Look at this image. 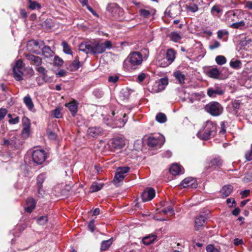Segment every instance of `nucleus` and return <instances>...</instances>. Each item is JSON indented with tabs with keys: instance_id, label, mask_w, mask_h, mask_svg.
I'll return each mask as SVG.
<instances>
[{
	"instance_id": "nucleus-33",
	"label": "nucleus",
	"mask_w": 252,
	"mask_h": 252,
	"mask_svg": "<svg viewBox=\"0 0 252 252\" xmlns=\"http://www.w3.org/2000/svg\"><path fill=\"white\" fill-rule=\"evenodd\" d=\"M24 102L28 108V109L31 110L34 107L33 103L32 102V99L29 95H27V96L24 97Z\"/></svg>"
},
{
	"instance_id": "nucleus-44",
	"label": "nucleus",
	"mask_w": 252,
	"mask_h": 252,
	"mask_svg": "<svg viewBox=\"0 0 252 252\" xmlns=\"http://www.w3.org/2000/svg\"><path fill=\"white\" fill-rule=\"evenodd\" d=\"M168 84V79L165 78H161L158 82V87L159 90H163Z\"/></svg>"
},
{
	"instance_id": "nucleus-50",
	"label": "nucleus",
	"mask_w": 252,
	"mask_h": 252,
	"mask_svg": "<svg viewBox=\"0 0 252 252\" xmlns=\"http://www.w3.org/2000/svg\"><path fill=\"white\" fill-rule=\"evenodd\" d=\"M72 70H76L80 67V63L78 59H76L71 63Z\"/></svg>"
},
{
	"instance_id": "nucleus-17",
	"label": "nucleus",
	"mask_w": 252,
	"mask_h": 252,
	"mask_svg": "<svg viewBox=\"0 0 252 252\" xmlns=\"http://www.w3.org/2000/svg\"><path fill=\"white\" fill-rule=\"evenodd\" d=\"M224 94V91L220 87L216 85L214 87L209 88L207 90V94L211 97H215L217 95H220Z\"/></svg>"
},
{
	"instance_id": "nucleus-1",
	"label": "nucleus",
	"mask_w": 252,
	"mask_h": 252,
	"mask_svg": "<svg viewBox=\"0 0 252 252\" xmlns=\"http://www.w3.org/2000/svg\"><path fill=\"white\" fill-rule=\"evenodd\" d=\"M79 49L86 54H102L103 49L100 45L98 40L93 39L84 41L80 44Z\"/></svg>"
},
{
	"instance_id": "nucleus-58",
	"label": "nucleus",
	"mask_w": 252,
	"mask_h": 252,
	"mask_svg": "<svg viewBox=\"0 0 252 252\" xmlns=\"http://www.w3.org/2000/svg\"><path fill=\"white\" fill-rule=\"evenodd\" d=\"M34 45L42 49V48L45 46L44 42L42 40H35L33 41Z\"/></svg>"
},
{
	"instance_id": "nucleus-20",
	"label": "nucleus",
	"mask_w": 252,
	"mask_h": 252,
	"mask_svg": "<svg viewBox=\"0 0 252 252\" xmlns=\"http://www.w3.org/2000/svg\"><path fill=\"white\" fill-rule=\"evenodd\" d=\"M36 202L35 200L32 198H28L26 200L25 210L28 213H31L35 208Z\"/></svg>"
},
{
	"instance_id": "nucleus-62",
	"label": "nucleus",
	"mask_w": 252,
	"mask_h": 252,
	"mask_svg": "<svg viewBox=\"0 0 252 252\" xmlns=\"http://www.w3.org/2000/svg\"><path fill=\"white\" fill-rule=\"evenodd\" d=\"M88 228L92 232H93L94 231L95 229L94 220H92L89 222V223L88 224Z\"/></svg>"
},
{
	"instance_id": "nucleus-23",
	"label": "nucleus",
	"mask_w": 252,
	"mask_h": 252,
	"mask_svg": "<svg viewBox=\"0 0 252 252\" xmlns=\"http://www.w3.org/2000/svg\"><path fill=\"white\" fill-rule=\"evenodd\" d=\"M26 57L28 60L32 62L33 64L36 66H39L42 64V59L38 56L28 54L26 55Z\"/></svg>"
},
{
	"instance_id": "nucleus-57",
	"label": "nucleus",
	"mask_w": 252,
	"mask_h": 252,
	"mask_svg": "<svg viewBox=\"0 0 252 252\" xmlns=\"http://www.w3.org/2000/svg\"><path fill=\"white\" fill-rule=\"evenodd\" d=\"M63 63V60L59 58L58 56H56L54 58V63L58 65V66H61L62 65Z\"/></svg>"
},
{
	"instance_id": "nucleus-38",
	"label": "nucleus",
	"mask_w": 252,
	"mask_h": 252,
	"mask_svg": "<svg viewBox=\"0 0 252 252\" xmlns=\"http://www.w3.org/2000/svg\"><path fill=\"white\" fill-rule=\"evenodd\" d=\"M230 66L234 69H239L241 67L242 63L240 61L232 60L230 63Z\"/></svg>"
},
{
	"instance_id": "nucleus-12",
	"label": "nucleus",
	"mask_w": 252,
	"mask_h": 252,
	"mask_svg": "<svg viewBox=\"0 0 252 252\" xmlns=\"http://www.w3.org/2000/svg\"><path fill=\"white\" fill-rule=\"evenodd\" d=\"M181 11L180 6L178 4H172L169 6L165 10V15L175 18L178 14H180Z\"/></svg>"
},
{
	"instance_id": "nucleus-26",
	"label": "nucleus",
	"mask_w": 252,
	"mask_h": 252,
	"mask_svg": "<svg viewBox=\"0 0 252 252\" xmlns=\"http://www.w3.org/2000/svg\"><path fill=\"white\" fill-rule=\"evenodd\" d=\"M157 239V235L150 234L144 237L142 239L143 243L145 245H149L153 243Z\"/></svg>"
},
{
	"instance_id": "nucleus-29",
	"label": "nucleus",
	"mask_w": 252,
	"mask_h": 252,
	"mask_svg": "<svg viewBox=\"0 0 252 252\" xmlns=\"http://www.w3.org/2000/svg\"><path fill=\"white\" fill-rule=\"evenodd\" d=\"M46 178L44 173L39 174L37 177V185L38 188V192L41 193V187H42V183L44 182Z\"/></svg>"
},
{
	"instance_id": "nucleus-54",
	"label": "nucleus",
	"mask_w": 252,
	"mask_h": 252,
	"mask_svg": "<svg viewBox=\"0 0 252 252\" xmlns=\"http://www.w3.org/2000/svg\"><path fill=\"white\" fill-rule=\"evenodd\" d=\"M24 67L23 63L21 60H18L15 65L13 66V68H15L17 69L21 70Z\"/></svg>"
},
{
	"instance_id": "nucleus-60",
	"label": "nucleus",
	"mask_w": 252,
	"mask_h": 252,
	"mask_svg": "<svg viewBox=\"0 0 252 252\" xmlns=\"http://www.w3.org/2000/svg\"><path fill=\"white\" fill-rule=\"evenodd\" d=\"M7 113V110L5 108H0V121L2 120Z\"/></svg>"
},
{
	"instance_id": "nucleus-25",
	"label": "nucleus",
	"mask_w": 252,
	"mask_h": 252,
	"mask_svg": "<svg viewBox=\"0 0 252 252\" xmlns=\"http://www.w3.org/2000/svg\"><path fill=\"white\" fill-rule=\"evenodd\" d=\"M233 188L231 185H225L220 190L222 196L223 197L228 196L232 192Z\"/></svg>"
},
{
	"instance_id": "nucleus-2",
	"label": "nucleus",
	"mask_w": 252,
	"mask_h": 252,
	"mask_svg": "<svg viewBox=\"0 0 252 252\" xmlns=\"http://www.w3.org/2000/svg\"><path fill=\"white\" fill-rule=\"evenodd\" d=\"M216 130V125L211 121H206L202 128L197 132L196 135L200 139L207 140L214 136Z\"/></svg>"
},
{
	"instance_id": "nucleus-48",
	"label": "nucleus",
	"mask_w": 252,
	"mask_h": 252,
	"mask_svg": "<svg viewBox=\"0 0 252 252\" xmlns=\"http://www.w3.org/2000/svg\"><path fill=\"white\" fill-rule=\"evenodd\" d=\"M48 218L47 216H43L38 218L37 220V223L41 225H45L48 221Z\"/></svg>"
},
{
	"instance_id": "nucleus-39",
	"label": "nucleus",
	"mask_w": 252,
	"mask_h": 252,
	"mask_svg": "<svg viewBox=\"0 0 252 252\" xmlns=\"http://www.w3.org/2000/svg\"><path fill=\"white\" fill-rule=\"evenodd\" d=\"M36 70L38 71L40 74L42 75V77L43 80H45L46 77L47 76V70L43 66H37L36 67Z\"/></svg>"
},
{
	"instance_id": "nucleus-3",
	"label": "nucleus",
	"mask_w": 252,
	"mask_h": 252,
	"mask_svg": "<svg viewBox=\"0 0 252 252\" xmlns=\"http://www.w3.org/2000/svg\"><path fill=\"white\" fill-rule=\"evenodd\" d=\"M175 58V53L172 49H168L166 54L165 52H160L157 57L158 64L161 67H166L170 65Z\"/></svg>"
},
{
	"instance_id": "nucleus-7",
	"label": "nucleus",
	"mask_w": 252,
	"mask_h": 252,
	"mask_svg": "<svg viewBox=\"0 0 252 252\" xmlns=\"http://www.w3.org/2000/svg\"><path fill=\"white\" fill-rule=\"evenodd\" d=\"M130 170V168L127 166L119 167L117 169L115 176L113 180V183L118 185L121 182L123 181Z\"/></svg>"
},
{
	"instance_id": "nucleus-28",
	"label": "nucleus",
	"mask_w": 252,
	"mask_h": 252,
	"mask_svg": "<svg viewBox=\"0 0 252 252\" xmlns=\"http://www.w3.org/2000/svg\"><path fill=\"white\" fill-rule=\"evenodd\" d=\"M42 54L45 58H48L52 57L54 52L51 49L50 47L48 46H44L42 48Z\"/></svg>"
},
{
	"instance_id": "nucleus-30",
	"label": "nucleus",
	"mask_w": 252,
	"mask_h": 252,
	"mask_svg": "<svg viewBox=\"0 0 252 252\" xmlns=\"http://www.w3.org/2000/svg\"><path fill=\"white\" fill-rule=\"evenodd\" d=\"M174 76L178 81L180 84L185 83V76L180 71H176L174 73Z\"/></svg>"
},
{
	"instance_id": "nucleus-21",
	"label": "nucleus",
	"mask_w": 252,
	"mask_h": 252,
	"mask_svg": "<svg viewBox=\"0 0 252 252\" xmlns=\"http://www.w3.org/2000/svg\"><path fill=\"white\" fill-rule=\"evenodd\" d=\"M206 221V218L203 216H199L195 219V229L199 230L204 227Z\"/></svg>"
},
{
	"instance_id": "nucleus-31",
	"label": "nucleus",
	"mask_w": 252,
	"mask_h": 252,
	"mask_svg": "<svg viewBox=\"0 0 252 252\" xmlns=\"http://www.w3.org/2000/svg\"><path fill=\"white\" fill-rule=\"evenodd\" d=\"M13 77L18 81H21L23 79V73L21 70L13 68Z\"/></svg>"
},
{
	"instance_id": "nucleus-35",
	"label": "nucleus",
	"mask_w": 252,
	"mask_h": 252,
	"mask_svg": "<svg viewBox=\"0 0 252 252\" xmlns=\"http://www.w3.org/2000/svg\"><path fill=\"white\" fill-rule=\"evenodd\" d=\"M169 37L171 40L175 42H178L182 38L181 35L176 32H171L169 35Z\"/></svg>"
},
{
	"instance_id": "nucleus-32",
	"label": "nucleus",
	"mask_w": 252,
	"mask_h": 252,
	"mask_svg": "<svg viewBox=\"0 0 252 252\" xmlns=\"http://www.w3.org/2000/svg\"><path fill=\"white\" fill-rule=\"evenodd\" d=\"M126 114H124L123 115V118L121 119V118H119L118 120L116 119V121L115 122V125H116V126L119 127H122L124 126L125 125V124L127 122V119L126 118Z\"/></svg>"
},
{
	"instance_id": "nucleus-14",
	"label": "nucleus",
	"mask_w": 252,
	"mask_h": 252,
	"mask_svg": "<svg viewBox=\"0 0 252 252\" xmlns=\"http://www.w3.org/2000/svg\"><path fill=\"white\" fill-rule=\"evenodd\" d=\"M125 145V140L121 137L113 138L109 143V146L112 150L120 149Z\"/></svg>"
},
{
	"instance_id": "nucleus-10",
	"label": "nucleus",
	"mask_w": 252,
	"mask_h": 252,
	"mask_svg": "<svg viewBox=\"0 0 252 252\" xmlns=\"http://www.w3.org/2000/svg\"><path fill=\"white\" fill-rule=\"evenodd\" d=\"M238 44L241 49L246 50L252 49V39L250 37L245 34H242L240 36Z\"/></svg>"
},
{
	"instance_id": "nucleus-47",
	"label": "nucleus",
	"mask_w": 252,
	"mask_h": 252,
	"mask_svg": "<svg viewBox=\"0 0 252 252\" xmlns=\"http://www.w3.org/2000/svg\"><path fill=\"white\" fill-rule=\"evenodd\" d=\"M216 62L219 65H223L226 62V59L223 56L219 55L216 57Z\"/></svg>"
},
{
	"instance_id": "nucleus-64",
	"label": "nucleus",
	"mask_w": 252,
	"mask_h": 252,
	"mask_svg": "<svg viewBox=\"0 0 252 252\" xmlns=\"http://www.w3.org/2000/svg\"><path fill=\"white\" fill-rule=\"evenodd\" d=\"M245 157L247 160H252V149L246 154Z\"/></svg>"
},
{
	"instance_id": "nucleus-52",
	"label": "nucleus",
	"mask_w": 252,
	"mask_h": 252,
	"mask_svg": "<svg viewBox=\"0 0 252 252\" xmlns=\"http://www.w3.org/2000/svg\"><path fill=\"white\" fill-rule=\"evenodd\" d=\"M206 250L207 252H220L214 245L211 244L207 246Z\"/></svg>"
},
{
	"instance_id": "nucleus-59",
	"label": "nucleus",
	"mask_w": 252,
	"mask_h": 252,
	"mask_svg": "<svg viewBox=\"0 0 252 252\" xmlns=\"http://www.w3.org/2000/svg\"><path fill=\"white\" fill-rule=\"evenodd\" d=\"M140 15L144 17H148L151 14V12L146 9H140Z\"/></svg>"
},
{
	"instance_id": "nucleus-34",
	"label": "nucleus",
	"mask_w": 252,
	"mask_h": 252,
	"mask_svg": "<svg viewBox=\"0 0 252 252\" xmlns=\"http://www.w3.org/2000/svg\"><path fill=\"white\" fill-rule=\"evenodd\" d=\"M220 74V72L217 68H212L208 72V76L213 78H218Z\"/></svg>"
},
{
	"instance_id": "nucleus-51",
	"label": "nucleus",
	"mask_w": 252,
	"mask_h": 252,
	"mask_svg": "<svg viewBox=\"0 0 252 252\" xmlns=\"http://www.w3.org/2000/svg\"><path fill=\"white\" fill-rule=\"evenodd\" d=\"M93 94L97 98H101L103 95L104 93L102 90L99 89H96L94 90Z\"/></svg>"
},
{
	"instance_id": "nucleus-45",
	"label": "nucleus",
	"mask_w": 252,
	"mask_h": 252,
	"mask_svg": "<svg viewBox=\"0 0 252 252\" xmlns=\"http://www.w3.org/2000/svg\"><path fill=\"white\" fill-rule=\"evenodd\" d=\"M103 187L102 184L97 183H94L91 187V190L92 192H96L100 190Z\"/></svg>"
},
{
	"instance_id": "nucleus-9",
	"label": "nucleus",
	"mask_w": 252,
	"mask_h": 252,
	"mask_svg": "<svg viewBox=\"0 0 252 252\" xmlns=\"http://www.w3.org/2000/svg\"><path fill=\"white\" fill-rule=\"evenodd\" d=\"M33 161L37 165L41 164L46 158V153L43 150L37 149L32 154Z\"/></svg>"
},
{
	"instance_id": "nucleus-15",
	"label": "nucleus",
	"mask_w": 252,
	"mask_h": 252,
	"mask_svg": "<svg viewBox=\"0 0 252 252\" xmlns=\"http://www.w3.org/2000/svg\"><path fill=\"white\" fill-rule=\"evenodd\" d=\"M155 196V191L151 188H146L141 194V198L143 202L151 200Z\"/></svg>"
},
{
	"instance_id": "nucleus-55",
	"label": "nucleus",
	"mask_w": 252,
	"mask_h": 252,
	"mask_svg": "<svg viewBox=\"0 0 252 252\" xmlns=\"http://www.w3.org/2000/svg\"><path fill=\"white\" fill-rule=\"evenodd\" d=\"M217 34H218V37L219 38V39H222V37L224 36V35H228V32L227 31H223V30H219L218 32H217Z\"/></svg>"
},
{
	"instance_id": "nucleus-36",
	"label": "nucleus",
	"mask_w": 252,
	"mask_h": 252,
	"mask_svg": "<svg viewBox=\"0 0 252 252\" xmlns=\"http://www.w3.org/2000/svg\"><path fill=\"white\" fill-rule=\"evenodd\" d=\"M231 106L232 110H230V112L233 114H236L237 110L240 108V103L239 100H234L232 102Z\"/></svg>"
},
{
	"instance_id": "nucleus-53",
	"label": "nucleus",
	"mask_w": 252,
	"mask_h": 252,
	"mask_svg": "<svg viewBox=\"0 0 252 252\" xmlns=\"http://www.w3.org/2000/svg\"><path fill=\"white\" fill-rule=\"evenodd\" d=\"M8 117L10 118L8 121L10 124L15 125L18 124L19 122V117H16L15 118H12V115L10 114L8 115Z\"/></svg>"
},
{
	"instance_id": "nucleus-22",
	"label": "nucleus",
	"mask_w": 252,
	"mask_h": 252,
	"mask_svg": "<svg viewBox=\"0 0 252 252\" xmlns=\"http://www.w3.org/2000/svg\"><path fill=\"white\" fill-rule=\"evenodd\" d=\"M169 171L173 175H177L184 173L183 169L177 163L173 164L170 168Z\"/></svg>"
},
{
	"instance_id": "nucleus-56",
	"label": "nucleus",
	"mask_w": 252,
	"mask_h": 252,
	"mask_svg": "<svg viewBox=\"0 0 252 252\" xmlns=\"http://www.w3.org/2000/svg\"><path fill=\"white\" fill-rule=\"evenodd\" d=\"M52 114L56 118H60L62 116L60 110L58 108L54 110L52 112Z\"/></svg>"
},
{
	"instance_id": "nucleus-18",
	"label": "nucleus",
	"mask_w": 252,
	"mask_h": 252,
	"mask_svg": "<svg viewBox=\"0 0 252 252\" xmlns=\"http://www.w3.org/2000/svg\"><path fill=\"white\" fill-rule=\"evenodd\" d=\"M183 188H196L197 187L196 181L195 179L192 177L185 178L180 185Z\"/></svg>"
},
{
	"instance_id": "nucleus-63",
	"label": "nucleus",
	"mask_w": 252,
	"mask_h": 252,
	"mask_svg": "<svg viewBox=\"0 0 252 252\" xmlns=\"http://www.w3.org/2000/svg\"><path fill=\"white\" fill-rule=\"evenodd\" d=\"M146 75L144 73H141L137 77V81L139 83L142 82L146 78Z\"/></svg>"
},
{
	"instance_id": "nucleus-46",
	"label": "nucleus",
	"mask_w": 252,
	"mask_h": 252,
	"mask_svg": "<svg viewBox=\"0 0 252 252\" xmlns=\"http://www.w3.org/2000/svg\"><path fill=\"white\" fill-rule=\"evenodd\" d=\"M156 119L160 123H163L165 122L167 120L165 115L162 113L158 114L156 117Z\"/></svg>"
},
{
	"instance_id": "nucleus-11",
	"label": "nucleus",
	"mask_w": 252,
	"mask_h": 252,
	"mask_svg": "<svg viewBox=\"0 0 252 252\" xmlns=\"http://www.w3.org/2000/svg\"><path fill=\"white\" fill-rule=\"evenodd\" d=\"M244 12L240 9L230 10L226 12L225 15L228 20L235 21L243 18Z\"/></svg>"
},
{
	"instance_id": "nucleus-41",
	"label": "nucleus",
	"mask_w": 252,
	"mask_h": 252,
	"mask_svg": "<svg viewBox=\"0 0 252 252\" xmlns=\"http://www.w3.org/2000/svg\"><path fill=\"white\" fill-rule=\"evenodd\" d=\"M62 44L63 47V52L68 55H71L72 51L67 43L65 41H63Z\"/></svg>"
},
{
	"instance_id": "nucleus-13",
	"label": "nucleus",
	"mask_w": 252,
	"mask_h": 252,
	"mask_svg": "<svg viewBox=\"0 0 252 252\" xmlns=\"http://www.w3.org/2000/svg\"><path fill=\"white\" fill-rule=\"evenodd\" d=\"M222 165V161L219 157L215 158L212 159L206 166L207 170L210 169V171L217 170L220 168Z\"/></svg>"
},
{
	"instance_id": "nucleus-61",
	"label": "nucleus",
	"mask_w": 252,
	"mask_h": 252,
	"mask_svg": "<svg viewBox=\"0 0 252 252\" xmlns=\"http://www.w3.org/2000/svg\"><path fill=\"white\" fill-rule=\"evenodd\" d=\"M220 43L218 41L216 40L212 44L209 45V48L211 50H214L219 47L220 46Z\"/></svg>"
},
{
	"instance_id": "nucleus-19",
	"label": "nucleus",
	"mask_w": 252,
	"mask_h": 252,
	"mask_svg": "<svg viewBox=\"0 0 252 252\" xmlns=\"http://www.w3.org/2000/svg\"><path fill=\"white\" fill-rule=\"evenodd\" d=\"M103 132V129L100 126H93L89 127L88 129L87 133L89 135L92 137H97Z\"/></svg>"
},
{
	"instance_id": "nucleus-27",
	"label": "nucleus",
	"mask_w": 252,
	"mask_h": 252,
	"mask_svg": "<svg viewBox=\"0 0 252 252\" xmlns=\"http://www.w3.org/2000/svg\"><path fill=\"white\" fill-rule=\"evenodd\" d=\"M66 106L71 113L73 116H74L77 111L78 105L75 101L70 102L65 104Z\"/></svg>"
},
{
	"instance_id": "nucleus-6",
	"label": "nucleus",
	"mask_w": 252,
	"mask_h": 252,
	"mask_svg": "<svg viewBox=\"0 0 252 252\" xmlns=\"http://www.w3.org/2000/svg\"><path fill=\"white\" fill-rule=\"evenodd\" d=\"M1 145L8 148L17 149L21 146L22 143L15 135H13L10 138H3Z\"/></svg>"
},
{
	"instance_id": "nucleus-8",
	"label": "nucleus",
	"mask_w": 252,
	"mask_h": 252,
	"mask_svg": "<svg viewBox=\"0 0 252 252\" xmlns=\"http://www.w3.org/2000/svg\"><path fill=\"white\" fill-rule=\"evenodd\" d=\"M164 142L165 138L162 135L158 137L150 136L148 139L147 144L150 148H159Z\"/></svg>"
},
{
	"instance_id": "nucleus-5",
	"label": "nucleus",
	"mask_w": 252,
	"mask_h": 252,
	"mask_svg": "<svg viewBox=\"0 0 252 252\" xmlns=\"http://www.w3.org/2000/svg\"><path fill=\"white\" fill-rule=\"evenodd\" d=\"M143 58L141 54L138 52H134L128 55L124 61V64L126 67L127 64L129 63L131 67H134L141 64Z\"/></svg>"
},
{
	"instance_id": "nucleus-24",
	"label": "nucleus",
	"mask_w": 252,
	"mask_h": 252,
	"mask_svg": "<svg viewBox=\"0 0 252 252\" xmlns=\"http://www.w3.org/2000/svg\"><path fill=\"white\" fill-rule=\"evenodd\" d=\"M250 24L249 23L245 22L244 21H241L238 22L232 23L230 25V27L233 29L242 30L248 28Z\"/></svg>"
},
{
	"instance_id": "nucleus-43",
	"label": "nucleus",
	"mask_w": 252,
	"mask_h": 252,
	"mask_svg": "<svg viewBox=\"0 0 252 252\" xmlns=\"http://www.w3.org/2000/svg\"><path fill=\"white\" fill-rule=\"evenodd\" d=\"M100 45L103 49L102 53L104 52L106 49H110L112 47V42L110 40H106L104 43L100 42Z\"/></svg>"
},
{
	"instance_id": "nucleus-16",
	"label": "nucleus",
	"mask_w": 252,
	"mask_h": 252,
	"mask_svg": "<svg viewBox=\"0 0 252 252\" xmlns=\"http://www.w3.org/2000/svg\"><path fill=\"white\" fill-rule=\"evenodd\" d=\"M22 124L23 126V128L22 130V135L23 137L27 138L30 135V128H31V123L30 121L26 117H24L22 119Z\"/></svg>"
},
{
	"instance_id": "nucleus-37",
	"label": "nucleus",
	"mask_w": 252,
	"mask_h": 252,
	"mask_svg": "<svg viewBox=\"0 0 252 252\" xmlns=\"http://www.w3.org/2000/svg\"><path fill=\"white\" fill-rule=\"evenodd\" d=\"M112 243V239H110L108 240L103 241L102 242L101 244V250L105 251L107 250Z\"/></svg>"
},
{
	"instance_id": "nucleus-42",
	"label": "nucleus",
	"mask_w": 252,
	"mask_h": 252,
	"mask_svg": "<svg viewBox=\"0 0 252 252\" xmlns=\"http://www.w3.org/2000/svg\"><path fill=\"white\" fill-rule=\"evenodd\" d=\"M29 8L32 10H34L35 9H40L41 7L40 4L35 1H32L31 0H29Z\"/></svg>"
},
{
	"instance_id": "nucleus-49",
	"label": "nucleus",
	"mask_w": 252,
	"mask_h": 252,
	"mask_svg": "<svg viewBox=\"0 0 252 252\" xmlns=\"http://www.w3.org/2000/svg\"><path fill=\"white\" fill-rule=\"evenodd\" d=\"M187 8L189 11L192 12H195L198 9L197 5L192 3H190L188 5H187Z\"/></svg>"
},
{
	"instance_id": "nucleus-4",
	"label": "nucleus",
	"mask_w": 252,
	"mask_h": 252,
	"mask_svg": "<svg viewBox=\"0 0 252 252\" xmlns=\"http://www.w3.org/2000/svg\"><path fill=\"white\" fill-rule=\"evenodd\" d=\"M205 110L213 116H219L222 113L223 108L218 102L212 101L205 105Z\"/></svg>"
},
{
	"instance_id": "nucleus-40",
	"label": "nucleus",
	"mask_w": 252,
	"mask_h": 252,
	"mask_svg": "<svg viewBox=\"0 0 252 252\" xmlns=\"http://www.w3.org/2000/svg\"><path fill=\"white\" fill-rule=\"evenodd\" d=\"M222 11V8L220 5H215L211 8V12L213 15L216 16L217 14L221 13Z\"/></svg>"
}]
</instances>
